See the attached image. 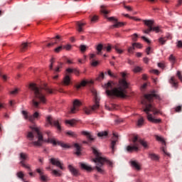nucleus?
I'll return each instance as SVG.
<instances>
[{
  "mask_svg": "<svg viewBox=\"0 0 182 182\" xmlns=\"http://www.w3.org/2000/svg\"><path fill=\"white\" fill-rule=\"evenodd\" d=\"M31 129V132H28L27 134V139L32 141L30 144H33L35 147H42L43 143H50L53 146H60L64 149H69V146L63 142L56 141L55 138L50 137V132H47L48 139H43V135L41 132V127H30Z\"/></svg>",
  "mask_w": 182,
  "mask_h": 182,
  "instance_id": "obj_1",
  "label": "nucleus"
},
{
  "mask_svg": "<svg viewBox=\"0 0 182 182\" xmlns=\"http://www.w3.org/2000/svg\"><path fill=\"white\" fill-rule=\"evenodd\" d=\"M122 79H119L118 84L109 81L107 84H105L104 88L106 90V93L109 97H121L124 99L127 97V90L129 89V82L126 81V73H122Z\"/></svg>",
  "mask_w": 182,
  "mask_h": 182,
  "instance_id": "obj_2",
  "label": "nucleus"
},
{
  "mask_svg": "<svg viewBox=\"0 0 182 182\" xmlns=\"http://www.w3.org/2000/svg\"><path fill=\"white\" fill-rule=\"evenodd\" d=\"M154 99H158V100H160V95L157 94V92L153 90L151 92L150 94H146L144 95V100L141 101V104L145 106V109H144V112L147 114V119L149 122H151V123H161V119H155L153 118V115L149 112H152L154 114H159L160 113V111H159L153 105L149 104L153 102Z\"/></svg>",
  "mask_w": 182,
  "mask_h": 182,
  "instance_id": "obj_3",
  "label": "nucleus"
},
{
  "mask_svg": "<svg viewBox=\"0 0 182 182\" xmlns=\"http://www.w3.org/2000/svg\"><path fill=\"white\" fill-rule=\"evenodd\" d=\"M29 88L34 92V97L32 100V104L36 109H39L40 105H46V97L43 92L52 95L53 91L46 85L43 87H36V85L31 83L29 85Z\"/></svg>",
  "mask_w": 182,
  "mask_h": 182,
  "instance_id": "obj_4",
  "label": "nucleus"
},
{
  "mask_svg": "<svg viewBox=\"0 0 182 182\" xmlns=\"http://www.w3.org/2000/svg\"><path fill=\"white\" fill-rule=\"evenodd\" d=\"M92 153L95 154V158L92 159V161L96 163L95 168L101 174H105V169H103V166H105V163H108L109 166H112L113 163L112 161H108L106 158L102 157V154L99 152L96 147H92Z\"/></svg>",
  "mask_w": 182,
  "mask_h": 182,
  "instance_id": "obj_5",
  "label": "nucleus"
},
{
  "mask_svg": "<svg viewBox=\"0 0 182 182\" xmlns=\"http://www.w3.org/2000/svg\"><path fill=\"white\" fill-rule=\"evenodd\" d=\"M132 143L133 145H129L127 146V151L129 153H132L133 151H139V143L144 147V149H149V144L147 141L139 139V137L137 136H134L132 139Z\"/></svg>",
  "mask_w": 182,
  "mask_h": 182,
  "instance_id": "obj_6",
  "label": "nucleus"
},
{
  "mask_svg": "<svg viewBox=\"0 0 182 182\" xmlns=\"http://www.w3.org/2000/svg\"><path fill=\"white\" fill-rule=\"evenodd\" d=\"M92 93L94 95L95 105L90 108H84L83 110L85 114H92V113H93L95 110H97V109H99V107H100V105L99 104L100 98H99V96H97V92L96 91V90H92Z\"/></svg>",
  "mask_w": 182,
  "mask_h": 182,
  "instance_id": "obj_7",
  "label": "nucleus"
},
{
  "mask_svg": "<svg viewBox=\"0 0 182 182\" xmlns=\"http://www.w3.org/2000/svg\"><path fill=\"white\" fill-rule=\"evenodd\" d=\"M144 25H146L148 28L144 30V33H146L149 35L150 32H156V33H159L160 32V27L159 26H154V21L153 20H143Z\"/></svg>",
  "mask_w": 182,
  "mask_h": 182,
  "instance_id": "obj_8",
  "label": "nucleus"
},
{
  "mask_svg": "<svg viewBox=\"0 0 182 182\" xmlns=\"http://www.w3.org/2000/svg\"><path fill=\"white\" fill-rule=\"evenodd\" d=\"M82 106V102L79 100H75L73 102V107L68 111L70 114H75V113L79 112V107Z\"/></svg>",
  "mask_w": 182,
  "mask_h": 182,
  "instance_id": "obj_9",
  "label": "nucleus"
},
{
  "mask_svg": "<svg viewBox=\"0 0 182 182\" xmlns=\"http://www.w3.org/2000/svg\"><path fill=\"white\" fill-rule=\"evenodd\" d=\"M21 113L24 117V119L26 120H29L30 122H33L35 119L39 117V113L38 112H36L33 115H29L26 111H22Z\"/></svg>",
  "mask_w": 182,
  "mask_h": 182,
  "instance_id": "obj_10",
  "label": "nucleus"
},
{
  "mask_svg": "<svg viewBox=\"0 0 182 182\" xmlns=\"http://www.w3.org/2000/svg\"><path fill=\"white\" fill-rule=\"evenodd\" d=\"M107 19H108V21H109L111 22H114V25L110 26V29L124 26V23L117 21V18H116L113 16L112 17H108V18H107Z\"/></svg>",
  "mask_w": 182,
  "mask_h": 182,
  "instance_id": "obj_11",
  "label": "nucleus"
},
{
  "mask_svg": "<svg viewBox=\"0 0 182 182\" xmlns=\"http://www.w3.org/2000/svg\"><path fill=\"white\" fill-rule=\"evenodd\" d=\"M119 142V136L115 133L113 134V137L112 138L110 148L112 149V153H114V150H116V144Z\"/></svg>",
  "mask_w": 182,
  "mask_h": 182,
  "instance_id": "obj_12",
  "label": "nucleus"
},
{
  "mask_svg": "<svg viewBox=\"0 0 182 182\" xmlns=\"http://www.w3.org/2000/svg\"><path fill=\"white\" fill-rule=\"evenodd\" d=\"M46 120H47L48 123H49V124H50L51 126H55V127L58 129V130H59V132H60L62 130L60 124H59V121L53 120L52 117H50V116L47 117Z\"/></svg>",
  "mask_w": 182,
  "mask_h": 182,
  "instance_id": "obj_13",
  "label": "nucleus"
},
{
  "mask_svg": "<svg viewBox=\"0 0 182 182\" xmlns=\"http://www.w3.org/2000/svg\"><path fill=\"white\" fill-rule=\"evenodd\" d=\"M26 159H28V155L25 153L21 152L20 154V159L21 160L20 161V164H21L22 167H24V168H28V170H31V166L25 164V160H26Z\"/></svg>",
  "mask_w": 182,
  "mask_h": 182,
  "instance_id": "obj_14",
  "label": "nucleus"
},
{
  "mask_svg": "<svg viewBox=\"0 0 182 182\" xmlns=\"http://www.w3.org/2000/svg\"><path fill=\"white\" fill-rule=\"evenodd\" d=\"M50 161L53 166H56L57 167H59L60 170H63V166H62V163H60V161L58 159L51 158L50 159Z\"/></svg>",
  "mask_w": 182,
  "mask_h": 182,
  "instance_id": "obj_15",
  "label": "nucleus"
},
{
  "mask_svg": "<svg viewBox=\"0 0 182 182\" xmlns=\"http://www.w3.org/2000/svg\"><path fill=\"white\" fill-rule=\"evenodd\" d=\"M89 83H90L92 85V84H93V82L92 80H90V81L82 80L80 84H77L76 85V89L77 90H79V89H80V87H82V86L85 87L87 85H89Z\"/></svg>",
  "mask_w": 182,
  "mask_h": 182,
  "instance_id": "obj_16",
  "label": "nucleus"
},
{
  "mask_svg": "<svg viewBox=\"0 0 182 182\" xmlns=\"http://www.w3.org/2000/svg\"><path fill=\"white\" fill-rule=\"evenodd\" d=\"M62 85H63V86H69V85H70V77L69 75H65L63 77Z\"/></svg>",
  "mask_w": 182,
  "mask_h": 182,
  "instance_id": "obj_17",
  "label": "nucleus"
},
{
  "mask_svg": "<svg viewBox=\"0 0 182 182\" xmlns=\"http://www.w3.org/2000/svg\"><path fill=\"white\" fill-rule=\"evenodd\" d=\"M81 134H83V136H86L87 140H89V141H93V140H95V138L92 136V134H90L89 132H86V131H82L81 132Z\"/></svg>",
  "mask_w": 182,
  "mask_h": 182,
  "instance_id": "obj_18",
  "label": "nucleus"
},
{
  "mask_svg": "<svg viewBox=\"0 0 182 182\" xmlns=\"http://www.w3.org/2000/svg\"><path fill=\"white\" fill-rule=\"evenodd\" d=\"M31 46V43H23L20 46L21 52H25Z\"/></svg>",
  "mask_w": 182,
  "mask_h": 182,
  "instance_id": "obj_19",
  "label": "nucleus"
},
{
  "mask_svg": "<svg viewBox=\"0 0 182 182\" xmlns=\"http://www.w3.org/2000/svg\"><path fill=\"white\" fill-rule=\"evenodd\" d=\"M80 166L82 170H86L87 171H92V166L86 164L80 163Z\"/></svg>",
  "mask_w": 182,
  "mask_h": 182,
  "instance_id": "obj_20",
  "label": "nucleus"
},
{
  "mask_svg": "<svg viewBox=\"0 0 182 182\" xmlns=\"http://www.w3.org/2000/svg\"><path fill=\"white\" fill-rule=\"evenodd\" d=\"M74 147L75 149V154H76V156H80L82 154V149L81 147L79 146V144H75Z\"/></svg>",
  "mask_w": 182,
  "mask_h": 182,
  "instance_id": "obj_21",
  "label": "nucleus"
},
{
  "mask_svg": "<svg viewBox=\"0 0 182 182\" xmlns=\"http://www.w3.org/2000/svg\"><path fill=\"white\" fill-rule=\"evenodd\" d=\"M68 169L73 176H77V174H79L77 169L75 168V167H73L72 165L68 166Z\"/></svg>",
  "mask_w": 182,
  "mask_h": 182,
  "instance_id": "obj_22",
  "label": "nucleus"
},
{
  "mask_svg": "<svg viewBox=\"0 0 182 182\" xmlns=\"http://www.w3.org/2000/svg\"><path fill=\"white\" fill-rule=\"evenodd\" d=\"M149 158L151 159V160H154V161H157L160 159V157H159V155L153 153L149 154Z\"/></svg>",
  "mask_w": 182,
  "mask_h": 182,
  "instance_id": "obj_23",
  "label": "nucleus"
},
{
  "mask_svg": "<svg viewBox=\"0 0 182 182\" xmlns=\"http://www.w3.org/2000/svg\"><path fill=\"white\" fill-rule=\"evenodd\" d=\"M169 82L171 83V85H172L173 87H177L178 86L177 80H176L174 77H171Z\"/></svg>",
  "mask_w": 182,
  "mask_h": 182,
  "instance_id": "obj_24",
  "label": "nucleus"
},
{
  "mask_svg": "<svg viewBox=\"0 0 182 182\" xmlns=\"http://www.w3.org/2000/svg\"><path fill=\"white\" fill-rule=\"evenodd\" d=\"M131 166L134 167L136 170H140V164H138L136 161H131Z\"/></svg>",
  "mask_w": 182,
  "mask_h": 182,
  "instance_id": "obj_25",
  "label": "nucleus"
},
{
  "mask_svg": "<svg viewBox=\"0 0 182 182\" xmlns=\"http://www.w3.org/2000/svg\"><path fill=\"white\" fill-rule=\"evenodd\" d=\"M76 25L77 26V31L78 32H82L83 28L82 27L85 26V23H80L79 21H77Z\"/></svg>",
  "mask_w": 182,
  "mask_h": 182,
  "instance_id": "obj_26",
  "label": "nucleus"
},
{
  "mask_svg": "<svg viewBox=\"0 0 182 182\" xmlns=\"http://www.w3.org/2000/svg\"><path fill=\"white\" fill-rule=\"evenodd\" d=\"M52 174L55 176V177H60V176H62V171L53 169Z\"/></svg>",
  "mask_w": 182,
  "mask_h": 182,
  "instance_id": "obj_27",
  "label": "nucleus"
},
{
  "mask_svg": "<svg viewBox=\"0 0 182 182\" xmlns=\"http://www.w3.org/2000/svg\"><path fill=\"white\" fill-rule=\"evenodd\" d=\"M77 122L76 119L65 120V124H70V126H73L74 124H76Z\"/></svg>",
  "mask_w": 182,
  "mask_h": 182,
  "instance_id": "obj_28",
  "label": "nucleus"
},
{
  "mask_svg": "<svg viewBox=\"0 0 182 182\" xmlns=\"http://www.w3.org/2000/svg\"><path fill=\"white\" fill-rule=\"evenodd\" d=\"M134 49H135V47L134 46H129L127 49V52L129 55H133V53H134Z\"/></svg>",
  "mask_w": 182,
  "mask_h": 182,
  "instance_id": "obj_29",
  "label": "nucleus"
},
{
  "mask_svg": "<svg viewBox=\"0 0 182 182\" xmlns=\"http://www.w3.org/2000/svg\"><path fill=\"white\" fill-rule=\"evenodd\" d=\"M159 42L161 45H165L166 42H167V38L166 37H161L159 38Z\"/></svg>",
  "mask_w": 182,
  "mask_h": 182,
  "instance_id": "obj_30",
  "label": "nucleus"
},
{
  "mask_svg": "<svg viewBox=\"0 0 182 182\" xmlns=\"http://www.w3.org/2000/svg\"><path fill=\"white\" fill-rule=\"evenodd\" d=\"M108 133L107 131H103L101 132H99L97 134L98 137H106V136H107Z\"/></svg>",
  "mask_w": 182,
  "mask_h": 182,
  "instance_id": "obj_31",
  "label": "nucleus"
},
{
  "mask_svg": "<svg viewBox=\"0 0 182 182\" xmlns=\"http://www.w3.org/2000/svg\"><path fill=\"white\" fill-rule=\"evenodd\" d=\"M156 139L158 141H161L163 146H166V141H164V139H163L162 137H161L159 136H156Z\"/></svg>",
  "mask_w": 182,
  "mask_h": 182,
  "instance_id": "obj_32",
  "label": "nucleus"
},
{
  "mask_svg": "<svg viewBox=\"0 0 182 182\" xmlns=\"http://www.w3.org/2000/svg\"><path fill=\"white\" fill-rule=\"evenodd\" d=\"M143 124H144V119H143V117H141L137 122V126L139 127H141Z\"/></svg>",
  "mask_w": 182,
  "mask_h": 182,
  "instance_id": "obj_33",
  "label": "nucleus"
},
{
  "mask_svg": "<svg viewBox=\"0 0 182 182\" xmlns=\"http://www.w3.org/2000/svg\"><path fill=\"white\" fill-rule=\"evenodd\" d=\"M132 46H134V48H137L138 49H141L143 48V46L140 43H133Z\"/></svg>",
  "mask_w": 182,
  "mask_h": 182,
  "instance_id": "obj_34",
  "label": "nucleus"
},
{
  "mask_svg": "<svg viewBox=\"0 0 182 182\" xmlns=\"http://www.w3.org/2000/svg\"><path fill=\"white\" fill-rule=\"evenodd\" d=\"M90 65H91V66L96 68V66H97V65H99V61L96 60H91Z\"/></svg>",
  "mask_w": 182,
  "mask_h": 182,
  "instance_id": "obj_35",
  "label": "nucleus"
},
{
  "mask_svg": "<svg viewBox=\"0 0 182 182\" xmlns=\"http://www.w3.org/2000/svg\"><path fill=\"white\" fill-rule=\"evenodd\" d=\"M102 49H105V47H103V45L102 44H99L97 46V54L98 55H100V52H102Z\"/></svg>",
  "mask_w": 182,
  "mask_h": 182,
  "instance_id": "obj_36",
  "label": "nucleus"
},
{
  "mask_svg": "<svg viewBox=\"0 0 182 182\" xmlns=\"http://www.w3.org/2000/svg\"><path fill=\"white\" fill-rule=\"evenodd\" d=\"M40 179L43 182H47L49 180L48 176L43 174L40 176Z\"/></svg>",
  "mask_w": 182,
  "mask_h": 182,
  "instance_id": "obj_37",
  "label": "nucleus"
},
{
  "mask_svg": "<svg viewBox=\"0 0 182 182\" xmlns=\"http://www.w3.org/2000/svg\"><path fill=\"white\" fill-rule=\"evenodd\" d=\"M17 177H18V178H21V180H22L23 181V177H25V175L23 174V172L22 171H19L18 173H17Z\"/></svg>",
  "mask_w": 182,
  "mask_h": 182,
  "instance_id": "obj_38",
  "label": "nucleus"
},
{
  "mask_svg": "<svg viewBox=\"0 0 182 182\" xmlns=\"http://www.w3.org/2000/svg\"><path fill=\"white\" fill-rule=\"evenodd\" d=\"M67 134H68V136H70L71 137H77V134H76L75 132H72V131L68 132H67Z\"/></svg>",
  "mask_w": 182,
  "mask_h": 182,
  "instance_id": "obj_39",
  "label": "nucleus"
},
{
  "mask_svg": "<svg viewBox=\"0 0 182 182\" xmlns=\"http://www.w3.org/2000/svg\"><path fill=\"white\" fill-rule=\"evenodd\" d=\"M86 49H87V46L85 45H81L80 46V50H81L82 53H85V52H86Z\"/></svg>",
  "mask_w": 182,
  "mask_h": 182,
  "instance_id": "obj_40",
  "label": "nucleus"
},
{
  "mask_svg": "<svg viewBox=\"0 0 182 182\" xmlns=\"http://www.w3.org/2000/svg\"><path fill=\"white\" fill-rule=\"evenodd\" d=\"M105 6H101V12L102 14H104V15H107V14H109V12L107 11V10L105 9Z\"/></svg>",
  "mask_w": 182,
  "mask_h": 182,
  "instance_id": "obj_41",
  "label": "nucleus"
},
{
  "mask_svg": "<svg viewBox=\"0 0 182 182\" xmlns=\"http://www.w3.org/2000/svg\"><path fill=\"white\" fill-rule=\"evenodd\" d=\"M114 48L115 49L117 53H119V55H122V53H123V50L118 48L117 46H115Z\"/></svg>",
  "mask_w": 182,
  "mask_h": 182,
  "instance_id": "obj_42",
  "label": "nucleus"
},
{
  "mask_svg": "<svg viewBox=\"0 0 182 182\" xmlns=\"http://www.w3.org/2000/svg\"><path fill=\"white\" fill-rule=\"evenodd\" d=\"M62 65H63V63H60V65H58L55 69H54L55 73L60 72V68H62Z\"/></svg>",
  "mask_w": 182,
  "mask_h": 182,
  "instance_id": "obj_43",
  "label": "nucleus"
},
{
  "mask_svg": "<svg viewBox=\"0 0 182 182\" xmlns=\"http://www.w3.org/2000/svg\"><path fill=\"white\" fill-rule=\"evenodd\" d=\"M169 60L170 62H171V63L174 64L176 63V58L174 57V55H171L169 56Z\"/></svg>",
  "mask_w": 182,
  "mask_h": 182,
  "instance_id": "obj_44",
  "label": "nucleus"
},
{
  "mask_svg": "<svg viewBox=\"0 0 182 182\" xmlns=\"http://www.w3.org/2000/svg\"><path fill=\"white\" fill-rule=\"evenodd\" d=\"M50 70H53V63L55 62V58H51V60H50Z\"/></svg>",
  "mask_w": 182,
  "mask_h": 182,
  "instance_id": "obj_45",
  "label": "nucleus"
},
{
  "mask_svg": "<svg viewBox=\"0 0 182 182\" xmlns=\"http://www.w3.org/2000/svg\"><path fill=\"white\" fill-rule=\"evenodd\" d=\"M105 79V73H101L99 77L97 78V80H103Z\"/></svg>",
  "mask_w": 182,
  "mask_h": 182,
  "instance_id": "obj_46",
  "label": "nucleus"
},
{
  "mask_svg": "<svg viewBox=\"0 0 182 182\" xmlns=\"http://www.w3.org/2000/svg\"><path fill=\"white\" fill-rule=\"evenodd\" d=\"M104 49H106L107 52H110L112 50V46L108 44L107 46H104Z\"/></svg>",
  "mask_w": 182,
  "mask_h": 182,
  "instance_id": "obj_47",
  "label": "nucleus"
},
{
  "mask_svg": "<svg viewBox=\"0 0 182 182\" xmlns=\"http://www.w3.org/2000/svg\"><path fill=\"white\" fill-rule=\"evenodd\" d=\"M139 37V36L137 35V33H134L132 36V41L133 42H137V38Z\"/></svg>",
  "mask_w": 182,
  "mask_h": 182,
  "instance_id": "obj_48",
  "label": "nucleus"
},
{
  "mask_svg": "<svg viewBox=\"0 0 182 182\" xmlns=\"http://www.w3.org/2000/svg\"><path fill=\"white\" fill-rule=\"evenodd\" d=\"M98 19H99V17L97 16H94L91 18V22H97Z\"/></svg>",
  "mask_w": 182,
  "mask_h": 182,
  "instance_id": "obj_49",
  "label": "nucleus"
},
{
  "mask_svg": "<svg viewBox=\"0 0 182 182\" xmlns=\"http://www.w3.org/2000/svg\"><path fill=\"white\" fill-rule=\"evenodd\" d=\"M161 150L164 153V154H166V156H170V154L167 152V151L166 150V148H164V146L161 147Z\"/></svg>",
  "mask_w": 182,
  "mask_h": 182,
  "instance_id": "obj_50",
  "label": "nucleus"
},
{
  "mask_svg": "<svg viewBox=\"0 0 182 182\" xmlns=\"http://www.w3.org/2000/svg\"><path fill=\"white\" fill-rule=\"evenodd\" d=\"M73 73H75V75H76V76H79L80 72H79V70H77L76 68H73Z\"/></svg>",
  "mask_w": 182,
  "mask_h": 182,
  "instance_id": "obj_51",
  "label": "nucleus"
},
{
  "mask_svg": "<svg viewBox=\"0 0 182 182\" xmlns=\"http://www.w3.org/2000/svg\"><path fill=\"white\" fill-rule=\"evenodd\" d=\"M18 92H19V90L16 88L14 90L11 91V95H18Z\"/></svg>",
  "mask_w": 182,
  "mask_h": 182,
  "instance_id": "obj_52",
  "label": "nucleus"
},
{
  "mask_svg": "<svg viewBox=\"0 0 182 182\" xmlns=\"http://www.w3.org/2000/svg\"><path fill=\"white\" fill-rule=\"evenodd\" d=\"M107 74L111 77H117V76L114 75V74L112 73V71L110 70H108Z\"/></svg>",
  "mask_w": 182,
  "mask_h": 182,
  "instance_id": "obj_53",
  "label": "nucleus"
},
{
  "mask_svg": "<svg viewBox=\"0 0 182 182\" xmlns=\"http://www.w3.org/2000/svg\"><path fill=\"white\" fill-rule=\"evenodd\" d=\"M141 70V68L140 67H135L134 69V72L135 73H137L138 72H140Z\"/></svg>",
  "mask_w": 182,
  "mask_h": 182,
  "instance_id": "obj_54",
  "label": "nucleus"
},
{
  "mask_svg": "<svg viewBox=\"0 0 182 182\" xmlns=\"http://www.w3.org/2000/svg\"><path fill=\"white\" fill-rule=\"evenodd\" d=\"M63 48L62 46H59V47H58V48H56L55 49V52L56 53H59V52H60V50H62Z\"/></svg>",
  "mask_w": 182,
  "mask_h": 182,
  "instance_id": "obj_55",
  "label": "nucleus"
},
{
  "mask_svg": "<svg viewBox=\"0 0 182 182\" xmlns=\"http://www.w3.org/2000/svg\"><path fill=\"white\" fill-rule=\"evenodd\" d=\"M64 48L66 49V50H70V49L72 48V46L70 44H68L64 46Z\"/></svg>",
  "mask_w": 182,
  "mask_h": 182,
  "instance_id": "obj_56",
  "label": "nucleus"
},
{
  "mask_svg": "<svg viewBox=\"0 0 182 182\" xmlns=\"http://www.w3.org/2000/svg\"><path fill=\"white\" fill-rule=\"evenodd\" d=\"M36 172L38 173L40 176H43V171H42V169H41V168H37Z\"/></svg>",
  "mask_w": 182,
  "mask_h": 182,
  "instance_id": "obj_57",
  "label": "nucleus"
},
{
  "mask_svg": "<svg viewBox=\"0 0 182 182\" xmlns=\"http://www.w3.org/2000/svg\"><path fill=\"white\" fill-rule=\"evenodd\" d=\"M175 111L178 113H180L181 112V106H178L175 108Z\"/></svg>",
  "mask_w": 182,
  "mask_h": 182,
  "instance_id": "obj_58",
  "label": "nucleus"
},
{
  "mask_svg": "<svg viewBox=\"0 0 182 182\" xmlns=\"http://www.w3.org/2000/svg\"><path fill=\"white\" fill-rule=\"evenodd\" d=\"M176 46H177V48H182V41H178Z\"/></svg>",
  "mask_w": 182,
  "mask_h": 182,
  "instance_id": "obj_59",
  "label": "nucleus"
},
{
  "mask_svg": "<svg viewBox=\"0 0 182 182\" xmlns=\"http://www.w3.org/2000/svg\"><path fill=\"white\" fill-rule=\"evenodd\" d=\"M181 5H182V0H178V3L176 5V7L178 8V6H181Z\"/></svg>",
  "mask_w": 182,
  "mask_h": 182,
  "instance_id": "obj_60",
  "label": "nucleus"
},
{
  "mask_svg": "<svg viewBox=\"0 0 182 182\" xmlns=\"http://www.w3.org/2000/svg\"><path fill=\"white\" fill-rule=\"evenodd\" d=\"M151 73H154L155 75H159L160 72L158 70H151Z\"/></svg>",
  "mask_w": 182,
  "mask_h": 182,
  "instance_id": "obj_61",
  "label": "nucleus"
},
{
  "mask_svg": "<svg viewBox=\"0 0 182 182\" xmlns=\"http://www.w3.org/2000/svg\"><path fill=\"white\" fill-rule=\"evenodd\" d=\"M151 50V47L146 48V55H150Z\"/></svg>",
  "mask_w": 182,
  "mask_h": 182,
  "instance_id": "obj_62",
  "label": "nucleus"
},
{
  "mask_svg": "<svg viewBox=\"0 0 182 182\" xmlns=\"http://www.w3.org/2000/svg\"><path fill=\"white\" fill-rule=\"evenodd\" d=\"M141 39L145 41V42H146L147 43H150V40H149L147 38H146L144 36H141Z\"/></svg>",
  "mask_w": 182,
  "mask_h": 182,
  "instance_id": "obj_63",
  "label": "nucleus"
},
{
  "mask_svg": "<svg viewBox=\"0 0 182 182\" xmlns=\"http://www.w3.org/2000/svg\"><path fill=\"white\" fill-rule=\"evenodd\" d=\"M66 72L68 73H73V69H72V68H67L66 69Z\"/></svg>",
  "mask_w": 182,
  "mask_h": 182,
  "instance_id": "obj_64",
  "label": "nucleus"
}]
</instances>
